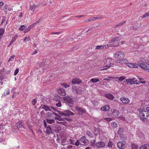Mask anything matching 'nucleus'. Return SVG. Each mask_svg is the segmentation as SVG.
Returning a JSON list of instances; mask_svg holds the SVG:
<instances>
[{
    "label": "nucleus",
    "instance_id": "28",
    "mask_svg": "<svg viewBox=\"0 0 149 149\" xmlns=\"http://www.w3.org/2000/svg\"><path fill=\"white\" fill-rule=\"evenodd\" d=\"M138 79L140 81L139 83L142 84H145L146 82V81H143L144 80V79L139 77L138 78Z\"/></svg>",
    "mask_w": 149,
    "mask_h": 149
},
{
    "label": "nucleus",
    "instance_id": "20",
    "mask_svg": "<svg viewBox=\"0 0 149 149\" xmlns=\"http://www.w3.org/2000/svg\"><path fill=\"white\" fill-rule=\"evenodd\" d=\"M120 42H118L117 43H116V45H115L114 44H109L107 45H104V46L105 47V49L107 48L108 47H114L116 46H117L118 45H119V43Z\"/></svg>",
    "mask_w": 149,
    "mask_h": 149
},
{
    "label": "nucleus",
    "instance_id": "1",
    "mask_svg": "<svg viewBox=\"0 0 149 149\" xmlns=\"http://www.w3.org/2000/svg\"><path fill=\"white\" fill-rule=\"evenodd\" d=\"M66 104L69 107H72L74 103V100L72 98L68 96H67L63 98Z\"/></svg>",
    "mask_w": 149,
    "mask_h": 149
},
{
    "label": "nucleus",
    "instance_id": "53",
    "mask_svg": "<svg viewBox=\"0 0 149 149\" xmlns=\"http://www.w3.org/2000/svg\"><path fill=\"white\" fill-rule=\"evenodd\" d=\"M65 142H66V139H63L62 140V141H61V145L63 146H65V144L64 143Z\"/></svg>",
    "mask_w": 149,
    "mask_h": 149
},
{
    "label": "nucleus",
    "instance_id": "61",
    "mask_svg": "<svg viewBox=\"0 0 149 149\" xmlns=\"http://www.w3.org/2000/svg\"><path fill=\"white\" fill-rule=\"evenodd\" d=\"M104 119L108 121H111L112 119L111 118H104Z\"/></svg>",
    "mask_w": 149,
    "mask_h": 149
},
{
    "label": "nucleus",
    "instance_id": "41",
    "mask_svg": "<svg viewBox=\"0 0 149 149\" xmlns=\"http://www.w3.org/2000/svg\"><path fill=\"white\" fill-rule=\"evenodd\" d=\"M18 36L17 35H15L12 37L11 40L14 42L16 40V39L17 38Z\"/></svg>",
    "mask_w": 149,
    "mask_h": 149
},
{
    "label": "nucleus",
    "instance_id": "13",
    "mask_svg": "<svg viewBox=\"0 0 149 149\" xmlns=\"http://www.w3.org/2000/svg\"><path fill=\"white\" fill-rule=\"evenodd\" d=\"M111 111L112 114L116 116H118L120 113V112L118 111L114 108L111 109Z\"/></svg>",
    "mask_w": 149,
    "mask_h": 149
},
{
    "label": "nucleus",
    "instance_id": "54",
    "mask_svg": "<svg viewBox=\"0 0 149 149\" xmlns=\"http://www.w3.org/2000/svg\"><path fill=\"white\" fill-rule=\"evenodd\" d=\"M108 146L109 148H112L113 146V144H112V142L110 141L108 143Z\"/></svg>",
    "mask_w": 149,
    "mask_h": 149
},
{
    "label": "nucleus",
    "instance_id": "36",
    "mask_svg": "<svg viewBox=\"0 0 149 149\" xmlns=\"http://www.w3.org/2000/svg\"><path fill=\"white\" fill-rule=\"evenodd\" d=\"M40 22V21H37V22H35L32 25H30V26L29 27H28V28L30 29H32V28L34 25H36V24L37 23H39V22Z\"/></svg>",
    "mask_w": 149,
    "mask_h": 149
},
{
    "label": "nucleus",
    "instance_id": "60",
    "mask_svg": "<svg viewBox=\"0 0 149 149\" xmlns=\"http://www.w3.org/2000/svg\"><path fill=\"white\" fill-rule=\"evenodd\" d=\"M113 40H114V39H113L112 38L111 40L109 41V43H112V44H115L116 45V43H114Z\"/></svg>",
    "mask_w": 149,
    "mask_h": 149
},
{
    "label": "nucleus",
    "instance_id": "23",
    "mask_svg": "<svg viewBox=\"0 0 149 149\" xmlns=\"http://www.w3.org/2000/svg\"><path fill=\"white\" fill-rule=\"evenodd\" d=\"M105 96L110 100H112L114 98L113 95L110 93H106L105 94Z\"/></svg>",
    "mask_w": 149,
    "mask_h": 149
},
{
    "label": "nucleus",
    "instance_id": "48",
    "mask_svg": "<svg viewBox=\"0 0 149 149\" xmlns=\"http://www.w3.org/2000/svg\"><path fill=\"white\" fill-rule=\"evenodd\" d=\"M4 32V30L3 28L0 29V36L2 35Z\"/></svg>",
    "mask_w": 149,
    "mask_h": 149
},
{
    "label": "nucleus",
    "instance_id": "33",
    "mask_svg": "<svg viewBox=\"0 0 149 149\" xmlns=\"http://www.w3.org/2000/svg\"><path fill=\"white\" fill-rule=\"evenodd\" d=\"M93 131V133L94 134H95V135H97V133L98 132V129L97 128L95 127L94 128Z\"/></svg>",
    "mask_w": 149,
    "mask_h": 149
},
{
    "label": "nucleus",
    "instance_id": "24",
    "mask_svg": "<svg viewBox=\"0 0 149 149\" xmlns=\"http://www.w3.org/2000/svg\"><path fill=\"white\" fill-rule=\"evenodd\" d=\"M110 107L109 106L107 105H105L104 107L101 108V109L104 111H108Z\"/></svg>",
    "mask_w": 149,
    "mask_h": 149
},
{
    "label": "nucleus",
    "instance_id": "3",
    "mask_svg": "<svg viewBox=\"0 0 149 149\" xmlns=\"http://www.w3.org/2000/svg\"><path fill=\"white\" fill-rule=\"evenodd\" d=\"M124 56V53L122 51L117 52L113 54V57L116 58L121 59Z\"/></svg>",
    "mask_w": 149,
    "mask_h": 149
},
{
    "label": "nucleus",
    "instance_id": "47",
    "mask_svg": "<svg viewBox=\"0 0 149 149\" xmlns=\"http://www.w3.org/2000/svg\"><path fill=\"white\" fill-rule=\"evenodd\" d=\"M61 85L62 86H64L65 88H66L67 87H68L69 86V85L66 84L65 83H62L61 84Z\"/></svg>",
    "mask_w": 149,
    "mask_h": 149
},
{
    "label": "nucleus",
    "instance_id": "38",
    "mask_svg": "<svg viewBox=\"0 0 149 149\" xmlns=\"http://www.w3.org/2000/svg\"><path fill=\"white\" fill-rule=\"evenodd\" d=\"M111 125L113 127L116 128L117 127V124L115 122H112L111 123Z\"/></svg>",
    "mask_w": 149,
    "mask_h": 149
},
{
    "label": "nucleus",
    "instance_id": "25",
    "mask_svg": "<svg viewBox=\"0 0 149 149\" xmlns=\"http://www.w3.org/2000/svg\"><path fill=\"white\" fill-rule=\"evenodd\" d=\"M140 149H149V145L146 144L143 145L140 148Z\"/></svg>",
    "mask_w": 149,
    "mask_h": 149
},
{
    "label": "nucleus",
    "instance_id": "44",
    "mask_svg": "<svg viewBox=\"0 0 149 149\" xmlns=\"http://www.w3.org/2000/svg\"><path fill=\"white\" fill-rule=\"evenodd\" d=\"M80 144V143L79 140H77L76 142H75L74 145L76 146H79V144Z\"/></svg>",
    "mask_w": 149,
    "mask_h": 149
},
{
    "label": "nucleus",
    "instance_id": "29",
    "mask_svg": "<svg viewBox=\"0 0 149 149\" xmlns=\"http://www.w3.org/2000/svg\"><path fill=\"white\" fill-rule=\"evenodd\" d=\"M131 149H137L138 148L137 145L135 144L132 143L131 145Z\"/></svg>",
    "mask_w": 149,
    "mask_h": 149
},
{
    "label": "nucleus",
    "instance_id": "51",
    "mask_svg": "<svg viewBox=\"0 0 149 149\" xmlns=\"http://www.w3.org/2000/svg\"><path fill=\"white\" fill-rule=\"evenodd\" d=\"M52 113L49 112H48L47 113V116L48 117H51L52 116V115L54 113L53 112Z\"/></svg>",
    "mask_w": 149,
    "mask_h": 149
},
{
    "label": "nucleus",
    "instance_id": "30",
    "mask_svg": "<svg viewBox=\"0 0 149 149\" xmlns=\"http://www.w3.org/2000/svg\"><path fill=\"white\" fill-rule=\"evenodd\" d=\"M47 122L49 124H52L55 122V120L54 119H46Z\"/></svg>",
    "mask_w": 149,
    "mask_h": 149
},
{
    "label": "nucleus",
    "instance_id": "7",
    "mask_svg": "<svg viewBox=\"0 0 149 149\" xmlns=\"http://www.w3.org/2000/svg\"><path fill=\"white\" fill-rule=\"evenodd\" d=\"M75 109L79 114L82 115L86 112V111L84 109L81 108L78 106H76Z\"/></svg>",
    "mask_w": 149,
    "mask_h": 149
},
{
    "label": "nucleus",
    "instance_id": "35",
    "mask_svg": "<svg viewBox=\"0 0 149 149\" xmlns=\"http://www.w3.org/2000/svg\"><path fill=\"white\" fill-rule=\"evenodd\" d=\"M140 25L139 24H136L133 25V28L134 29H137L139 27Z\"/></svg>",
    "mask_w": 149,
    "mask_h": 149
},
{
    "label": "nucleus",
    "instance_id": "46",
    "mask_svg": "<svg viewBox=\"0 0 149 149\" xmlns=\"http://www.w3.org/2000/svg\"><path fill=\"white\" fill-rule=\"evenodd\" d=\"M125 22H121L120 23H118V24L116 25L115 27L120 26H121L123 25V24Z\"/></svg>",
    "mask_w": 149,
    "mask_h": 149
},
{
    "label": "nucleus",
    "instance_id": "18",
    "mask_svg": "<svg viewBox=\"0 0 149 149\" xmlns=\"http://www.w3.org/2000/svg\"><path fill=\"white\" fill-rule=\"evenodd\" d=\"M81 82V81L79 79L75 78L72 80V83L75 84H79Z\"/></svg>",
    "mask_w": 149,
    "mask_h": 149
},
{
    "label": "nucleus",
    "instance_id": "27",
    "mask_svg": "<svg viewBox=\"0 0 149 149\" xmlns=\"http://www.w3.org/2000/svg\"><path fill=\"white\" fill-rule=\"evenodd\" d=\"M104 45H100L97 46L95 47L96 49H105V47Z\"/></svg>",
    "mask_w": 149,
    "mask_h": 149
},
{
    "label": "nucleus",
    "instance_id": "6",
    "mask_svg": "<svg viewBox=\"0 0 149 149\" xmlns=\"http://www.w3.org/2000/svg\"><path fill=\"white\" fill-rule=\"evenodd\" d=\"M113 64L111 63V62L109 59H107L104 63L105 66L104 67L103 70H106L108 69L113 65Z\"/></svg>",
    "mask_w": 149,
    "mask_h": 149
},
{
    "label": "nucleus",
    "instance_id": "16",
    "mask_svg": "<svg viewBox=\"0 0 149 149\" xmlns=\"http://www.w3.org/2000/svg\"><path fill=\"white\" fill-rule=\"evenodd\" d=\"M45 133L48 134H50L51 133H52V130L50 126H48L46 127V130Z\"/></svg>",
    "mask_w": 149,
    "mask_h": 149
},
{
    "label": "nucleus",
    "instance_id": "5",
    "mask_svg": "<svg viewBox=\"0 0 149 149\" xmlns=\"http://www.w3.org/2000/svg\"><path fill=\"white\" fill-rule=\"evenodd\" d=\"M80 145H85L88 144V141L86 139L85 136H84L80 138L79 139Z\"/></svg>",
    "mask_w": 149,
    "mask_h": 149
},
{
    "label": "nucleus",
    "instance_id": "17",
    "mask_svg": "<svg viewBox=\"0 0 149 149\" xmlns=\"http://www.w3.org/2000/svg\"><path fill=\"white\" fill-rule=\"evenodd\" d=\"M135 79V78H131L129 79H126V81L127 82V84L128 85L129 84H134V80Z\"/></svg>",
    "mask_w": 149,
    "mask_h": 149
},
{
    "label": "nucleus",
    "instance_id": "22",
    "mask_svg": "<svg viewBox=\"0 0 149 149\" xmlns=\"http://www.w3.org/2000/svg\"><path fill=\"white\" fill-rule=\"evenodd\" d=\"M3 10L4 12H7L8 11H11L12 9L10 7H9L8 5H5L4 6Z\"/></svg>",
    "mask_w": 149,
    "mask_h": 149
},
{
    "label": "nucleus",
    "instance_id": "56",
    "mask_svg": "<svg viewBox=\"0 0 149 149\" xmlns=\"http://www.w3.org/2000/svg\"><path fill=\"white\" fill-rule=\"evenodd\" d=\"M123 60V64L124 63H127V64L128 63V61L127 59L125 58H123L122 59Z\"/></svg>",
    "mask_w": 149,
    "mask_h": 149
},
{
    "label": "nucleus",
    "instance_id": "9",
    "mask_svg": "<svg viewBox=\"0 0 149 149\" xmlns=\"http://www.w3.org/2000/svg\"><path fill=\"white\" fill-rule=\"evenodd\" d=\"M118 147L119 149H123L126 147V144L124 142L120 141L117 143Z\"/></svg>",
    "mask_w": 149,
    "mask_h": 149
},
{
    "label": "nucleus",
    "instance_id": "26",
    "mask_svg": "<svg viewBox=\"0 0 149 149\" xmlns=\"http://www.w3.org/2000/svg\"><path fill=\"white\" fill-rule=\"evenodd\" d=\"M42 108L44 109L46 111H51V109H50V107L45 105H43L42 107Z\"/></svg>",
    "mask_w": 149,
    "mask_h": 149
},
{
    "label": "nucleus",
    "instance_id": "43",
    "mask_svg": "<svg viewBox=\"0 0 149 149\" xmlns=\"http://www.w3.org/2000/svg\"><path fill=\"white\" fill-rule=\"evenodd\" d=\"M134 63H129L127 64V65L129 67H130L131 68H133V66H134Z\"/></svg>",
    "mask_w": 149,
    "mask_h": 149
},
{
    "label": "nucleus",
    "instance_id": "57",
    "mask_svg": "<svg viewBox=\"0 0 149 149\" xmlns=\"http://www.w3.org/2000/svg\"><path fill=\"white\" fill-rule=\"evenodd\" d=\"M69 141L70 142V143L71 144L74 145L75 143V141L73 140L70 139L69 140Z\"/></svg>",
    "mask_w": 149,
    "mask_h": 149
},
{
    "label": "nucleus",
    "instance_id": "4",
    "mask_svg": "<svg viewBox=\"0 0 149 149\" xmlns=\"http://www.w3.org/2000/svg\"><path fill=\"white\" fill-rule=\"evenodd\" d=\"M64 113L62 112L61 111H58V113L62 116H69L70 115H74V113L71 112L69 110H66L64 111Z\"/></svg>",
    "mask_w": 149,
    "mask_h": 149
},
{
    "label": "nucleus",
    "instance_id": "58",
    "mask_svg": "<svg viewBox=\"0 0 149 149\" xmlns=\"http://www.w3.org/2000/svg\"><path fill=\"white\" fill-rule=\"evenodd\" d=\"M36 99H33L32 100V104L33 105H35L36 104Z\"/></svg>",
    "mask_w": 149,
    "mask_h": 149
},
{
    "label": "nucleus",
    "instance_id": "62",
    "mask_svg": "<svg viewBox=\"0 0 149 149\" xmlns=\"http://www.w3.org/2000/svg\"><path fill=\"white\" fill-rule=\"evenodd\" d=\"M28 127L29 129H30L31 131H32V125L30 124H28Z\"/></svg>",
    "mask_w": 149,
    "mask_h": 149
},
{
    "label": "nucleus",
    "instance_id": "2",
    "mask_svg": "<svg viewBox=\"0 0 149 149\" xmlns=\"http://www.w3.org/2000/svg\"><path fill=\"white\" fill-rule=\"evenodd\" d=\"M141 119L144 121H146L147 118L149 116V113L147 111H143L139 114Z\"/></svg>",
    "mask_w": 149,
    "mask_h": 149
},
{
    "label": "nucleus",
    "instance_id": "12",
    "mask_svg": "<svg viewBox=\"0 0 149 149\" xmlns=\"http://www.w3.org/2000/svg\"><path fill=\"white\" fill-rule=\"evenodd\" d=\"M57 92L59 95L62 96H65L66 95V93L64 89L61 88H59L58 89Z\"/></svg>",
    "mask_w": 149,
    "mask_h": 149
},
{
    "label": "nucleus",
    "instance_id": "39",
    "mask_svg": "<svg viewBox=\"0 0 149 149\" xmlns=\"http://www.w3.org/2000/svg\"><path fill=\"white\" fill-rule=\"evenodd\" d=\"M91 81L93 83H96L99 80V79L95 78H92L91 79Z\"/></svg>",
    "mask_w": 149,
    "mask_h": 149
},
{
    "label": "nucleus",
    "instance_id": "40",
    "mask_svg": "<svg viewBox=\"0 0 149 149\" xmlns=\"http://www.w3.org/2000/svg\"><path fill=\"white\" fill-rule=\"evenodd\" d=\"M120 38V37H117L115 38H113V39H114V42H117L118 41L120 40V38Z\"/></svg>",
    "mask_w": 149,
    "mask_h": 149
},
{
    "label": "nucleus",
    "instance_id": "50",
    "mask_svg": "<svg viewBox=\"0 0 149 149\" xmlns=\"http://www.w3.org/2000/svg\"><path fill=\"white\" fill-rule=\"evenodd\" d=\"M25 27V26L24 25H21L19 28V30L20 31H22L24 29Z\"/></svg>",
    "mask_w": 149,
    "mask_h": 149
},
{
    "label": "nucleus",
    "instance_id": "31",
    "mask_svg": "<svg viewBox=\"0 0 149 149\" xmlns=\"http://www.w3.org/2000/svg\"><path fill=\"white\" fill-rule=\"evenodd\" d=\"M86 134L90 137H93V134L89 131H87L86 132Z\"/></svg>",
    "mask_w": 149,
    "mask_h": 149
},
{
    "label": "nucleus",
    "instance_id": "15",
    "mask_svg": "<svg viewBox=\"0 0 149 149\" xmlns=\"http://www.w3.org/2000/svg\"><path fill=\"white\" fill-rule=\"evenodd\" d=\"M120 101L123 103L127 104L129 102V100L127 97H123L120 99Z\"/></svg>",
    "mask_w": 149,
    "mask_h": 149
},
{
    "label": "nucleus",
    "instance_id": "34",
    "mask_svg": "<svg viewBox=\"0 0 149 149\" xmlns=\"http://www.w3.org/2000/svg\"><path fill=\"white\" fill-rule=\"evenodd\" d=\"M123 128H120L118 132V134L120 135L122 134L123 132Z\"/></svg>",
    "mask_w": 149,
    "mask_h": 149
},
{
    "label": "nucleus",
    "instance_id": "59",
    "mask_svg": "<svg viewBox=\"0 0 149 149\" xmlns=\"http://www.w3.org/2000/svg\"><path fill=\"white\" fill-rule=\"evenodd\" d=\"M19 72V70L18 69H17L15 71L14 74V75L15 76Z\"/></svg>",
    "mask_w": 149,
    "mask_h": 149
},
{
    "label": "nucleus",
    "instance_id": "49",
    "mask_svg": "<svg viewBox=\"0 0 149 149\" xmlns=\"http://www.w3.org/2000/svg\"><path fill=\"white\" fill-rule=\"evenodd\" d=\"M118 78V80H119V81H123V80L124 79H125V78L124 77H122V76H121L120 77H117L116 78Z\"/></svg>",
    "mask_w": 149,
    "mask_h": 149
},
{
    "label": "nucleus",
    "instance_id": "19",
    "mask_svg": "<svg viewBox=\"0 0 149 149\" xmlns=\"http://www.w3.org/2000/svg\"><path fill=\"white\" fill-rule=\"evenodd\" d=\"M45 63L44 64V66L43 68H41V69L39 70L40 72H41L44 69H47V70H49V68L48 67L49 65L47 64V62L46 61H45Z\"/></svg>",
    "mask_w": 149,
    "mask_h": 149
},
{
    "label": "nucleus",
    "instance_id": "45",
    "mask_svg": "<svg viewBox=\"0 0 149 149\" xmlns=\"http://www.w3.org/2000/svg\"><path fill=\"white\" fill-rule=\"evenodd\" d=\"M30 40V38L29 37H26L24 40V42H26V41H28Z\"/></svg>",
    "mask_w": 149,
    "mask_h": 149
},
{
    "label": "nucleus",
    "instance_id": "14",
    "mask_svg": "<svg viewBox=\"0 0 149 149\" xmlns=\"http://www.w3.org/2000/svg\"><path fill=\"white\" fill-rule=\"evenodd\" d=\"M54 114L57 117L55 118V119L56 120H57L59 121H65V120L64 119H66L67 118H62L59 115L57 114V113H54Z\"/></svg>",
    "mask_w": 149,
    "mask_h": 149
},
{
    "label": "nucleus",
    "instance_id": "63",
    "mask_svg": "<svg viewBox=\"0 0 149 149\" xmlns=\"http://www.w3.org/2000/svg\"><path fill=\"white\" fill-rule=\"evenodd\" d=\"M12 131V132L14 133H16L17 132V130L15 128H13Z\"/></svg>",
    "mask_w": 149,
    "mask_h": 149
},
{
    "label": "nucleus",
    "instance_id": "42",
    "mask_svg": "<svg viewBox=\"0 0 149 149\" xmlns=\"http://www.w3.org/2000/svg\"><path fill=\"white\" fill-rule=\"evenodd\" d=\"M91 146L94 147L96 146V144H95V140H93L91 142Z\"/></svg>",
    "mask_w": 149,
    "mask_h": 149
},
{
    "label": "nucleus",
    "instance_id": "37",
    "mask_svg": "<svg viewBox=\"0 0 149 149\" xmlns=\"http://www.w3.org/2000/svg\"><path fill=\"white\" fill-rule=\"evenodd\" d=\"M116 62L120 64H123V62L122 59H118L116 60Z\"/></svg>",
    "mask_w": 149,
    "mask_h": 149
},
{
    "label": "nucleus",
    "instance_id": "10",
    "mask_svg": "<svg viewBox=\"0 0 149 149\" xmlns=\"http://www.w3.org/2000/svg\"><path fill=\"white\" fill-rule=\"evenodd\" d=\"M105 143L102 141L98 142L96 143V146L97 148L103 147L105 146Z\"/></svg>",
    "mask_w": 149,
    "mask_h": 149
},
{
    "label": "nucleus",
    "instance_id": "55",
    "mask_svg": "<svg viewBox=\"0 0 149 149\" xmlns=\"http://www.w3.org/2000/svg\"><path fill=\"white\" fill-rule=\"evenodd\" d=\"M148 16H149V12L145 13L143 15L142 17L144 18Z\"/></svg>",
    "mask_w": 149,
    "mask_h": 149
},
{
    "label": "nucleus",
    "instance_id": "64",
    "mask_svg": "<svg viewBox=\"0 0 149 149\" xmlns=\"http://www.w3.org/2000/svg\"><path fill=\"white\" fill-rule=\"evenodd\" d=\"M139 81L137 80H134V84H139Z\"/></svg>",
    "mask_w": 149,
    "mask_h": 149
},
{
    "label": "nucleus",
    "instance_id": "8",
    "mask_svg": "<svg viewBox=\"0 0 149 149\" xmlns=\"http://www.w3.org/2000/svg\"><path fill=\"white\" fill-rule=\"evenodd\" d=\"M15 127L18 129V130L20 131L23 130L24 129L23 125V123L22 122L19 121L15 124Z\"/></svg>",
    "mask_w": 149,
    "mask_h": 149
},
{
    "label": "nucleus",
    "instance_id": "32",
    "mask_svg": "<svg viewBox=\"0 0 149 149\" xmlns=\"http://www.w3.org/2000/svg\"><path fill=\"white\" fill-rule=\"evenodd\" d=\"M45 62V61H43V62H40L38 63L39 66L40 68H43L44 66Z\"/></svg>",
    "mask_w": 149,
    "mask_h": 149
},
{
    "label": "nucleus",
    "instance_id": "52",
    "mask_svg": "<svg viewBox=\"0 0 149 149\" xmlns=\"http://www.w3.org/2000/svg\"><path fill=\"white\" fill-rule=\"evenodd\" d=\"M56 106L58 107H61V103L60 101H58V103H56Z\"/></svg>",
    "mask_w": 149,
    "mask_h": 149
},
{
    "label": "nucleus",
    "instance_id": "11",
    "mask_svg": "<svg viewBox=\"0 0 149 149\" xmlns=\"http://www.w3.org/2000/svg\"><path fill=\"white\" fill-rule=\"evenodd\" d=\"M139 66L143 69L149 72V66L146 65L145 63H141Z\"/></svg>",
    "mask_w": 149,
    "mask_h": 149
},
{
    "label": "nucleus",
    "instance_id": "21",
    "mask_svg": "<svg viewBox=\"0 0 149 149\" xmlns=\"http://www.w3.org/2000/svg\"><path fill=\"white\" fill-rule=\"evenodd\" d=\"M38 4H33V5H31L29 6V9L31 11H33L35 8L38 7Z\"/></svg>",
    "mask_w": 149,
    "mask_h": 149
}]
</instances>
